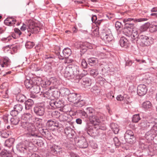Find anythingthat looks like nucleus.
I'll list each match as a JSON object with an SVG mask.
<instances>
[{
  "instance_id": "nucleus-1",
  "label": "nucleus",
  "mask_w": 157,
  "mask_h": 157,
  "mask_svg": "<svg viewBox=\"0 0 157 157\" xmlns=\"http://www.w3.org/2000/svg\"><path fill=\"white\" fill-rule=\"evenodd\" d=\"M65 78L74 79L76 82H78V79L81 78L83 76V74L79 71V67L77 65L71 64L66 67L63 72Z\"/></svg>"
},
{
  "instance_id": "nucleus-2",
  "label": "nucleus",
  "mask_w": 157,
  "mask_h": 157,
  "mask_svg": "<svg viewBox=\"0 0 157 157\" xmlns=\"http://www.w3.org/2000/svg\"><path fill=\"white\" fill-rule=\"evenodd\" d=\"M21 126L25 131H28V134L29 136L33 137H40V134L38 133V131L35 126L31 123L27 122H23Z\"/></svg>"
},
{
  "instance_id": "nucleus-3",
  "label": "nucleus",
  "mask_w": 157,
  "mask_h": 157,
  "mask_svg": "<svg viewBox=\"0 0 157 157\" xmlns=\"http://www.w3.org/2000/svg\"><path fill=\"white\" fill-rule=\"evenodd\" d=\"M33 143L27 140H25L24 142L20 143L16 146L17 149L20 152L25 153L31 150L33 147Z\"/></svg>"
},
{
  "instance_id": "nucleus-4",
  "label": "nucleus",
  "mask_w": 157,
  "mask_h": 157,
  "mask_svg": "<svg viewBox=\"0 0 157 157\" xmlns=\"http://www.w3.org/2000/svg\"><path fill=\"white\" fill-rule=\"evenodd\" d=\"M49 104L50 106L54 108L55 107L57 108H60L63 107V110L64 112H70L71 110L70 108L67 110H66V108L67 107V106H64L63 101L62 99H54L51 100L49 102Z\"/></svg>"
},
{
  "instance_id": "nucleus-5",
  "label": "nucleus",
  "mask_w": 157,
  "mask_h": 157,
  "mask_svg": "<svg viewBox=\"0 0 157 157\" xmlns=\"http://www.w3.org/2000/svg\"><path fill=\"white\" fill-rule=\"evenodd\" d=\"M42 29V27L39 24H36L33 22H30L27 28L28 33H30L28 34L29 36L31 35V33H37L39 31Z\"/></svg>"
},
{
  "instance_id": "nucleus-6",
  "label": "nucleus",
  "mask_w": 157,
  "mask_h": 157,
  "mask_svg": "<svg viewBox=\"0 0 157 157\" xmlns=\"http://www.w3.org/2000/svg\"><path fill=\"white\" fill-rule=\"evenodd\" d=\"M45 102H43L38 103L34 108V111L35 114L39 116H42L45 113Z\"/></svg>"
},
{
  "instance_id": "nucleus-7",
  "label": "nucleus",
  "mask_w": 157,
  "mask_h": 157,
  "mask_svg": "<svg viewBox=\"0 0 157 157\" xmlns=\"http://www.w3.org/2000/svg\"><path fill=\"white\" fill-rule=\"evenodd\" d=\"M138 40L140 42V45L142 46H149L153 43L151 38H150L145 35H140Z\"/></svg>"
},
{
  "instance_id": "nucleus-8",
  "label": "nucleus",
  "mask_w": 157,
  "mask_h": 157,
  "mask_svg": "<svg viewBox=\"0 0 157 157\" xmlns=\"http://www.w3.org/2000/svg\"><path fill=\"white\" fill-rule=\"evenodd\" d=\"M78 82L82 84L83 87L87 88L90 87L92 83V80L88 78H83L78 79Z\"/></svg>"
},
{
  "instance_id": "nucleus-9",
  "label": "nucleus",
  "mask_w": 157,
  "mask_h": 157,
  "mask_svg": "<svg viewBox=\"0 0 157 157\" xmlns=\"http://www.w3.org/2000/svg\"><path fill=\"white\" fill-rule=\"evenodd\" d=\"M147 91L146 86L144 84H140L137 88V94L140 96L145 95Z\"/></svg>"
},
{
  "instance_id": "nucleus-10",
  "label": "nucleus",
  "mask_w": 157,
  "mask_h": 157,
  "mask_svg": "<svg viewBox=\"0 0 157 157\" xmlns=\"http://www.w3.org/2000/svg\"><path fill=\"white\" fill-rule=\"evenodd\" d=\"M71 54V49L67 48H65L63 51V56H61L59 52H58L57 54L58 56V58L60 59H63L64 57L69 56Z\"/></svg>"
},
{
  "instance_id": "nucleus-11",
  "label": "nucleus",
  "mask_w": 157,
  "mask_h": 157,
  "mask_svg": "<svg viewBox=\"0 0 157 157\" xmlns=\"http://www.w3.org/2000/svg\"><path fill=\"white\" fill-rule=\"evenodd\" d=\"M38 81V78H34L29 80L26 79L24 82L25 85L27 88L32 89L33 84H37Z\"/></svg>"
},
{
  "instance_id": "nucleus-12",
  "label": "nucleus",
  "mask_w": 157,
  "mask_h": 157,
  "mask_svg": "<svg viewBox=\"0 0 157 157\" xmlns=\"http://www.w3.org/2000/svg\"><path fill=\"white\" fill-rule=\"evenodd\" d=\"M130 33L131 34V37L132 38L131 40L134 42L136 41H136H138L139 39V36L140 35L139 34L138 35V33L137 32V29L136 28H134L132 29V30H130Z\"/></svg>"
},
{
  "instance_id": "nucleus-13",
  "label": "nucleus",
  "mask_w": 157,
  "mask_h": 157,
  "mask_svg": "<svg viewBox=\"0 0 157 157\" xmlns=\"http://www.w3.org/2000/svg\"><path fill=\"white\" fill-rule=\"evenodd\" d=\"M50 82V85L51 86L49 87V90L58 89L59 83V81L56 78L54 77L52 78Z\"/></svg>"
},
{
  "instance_id": "nucleus-14",
  "label": "nucleus",
  "mask_w": 157,
  "mask_h": 157,
  "mask_svg": "<svg viewBox=\"0 0 157 157\" xmlns=\"http://www.w3.org/2000/svg\"><path fill=\"white\" fill-rule=\"evenodd\" d=\"M10 61L6 57H3L0 59V65L2 67H7L10 64Z\"/></svg>"
},
{
  "instance_id": "nucleus-15",
  "label": "nucleus",
  "mask_w": 157,
  "mask_h": 157,
  "mask_svg": "<svg viewBox=\"0 0 157 157\" xmlns=\"http://www.w3.org/2000/svg\"><path fill=\"white\" fill-rule=\"evenodd\" d=\"M77 145L80 148H86L88 146L86 139L83 137H81L78 139L77 143Z\"/></svg>"
},
{
  "instance_id": "nucleus-16",
  "label": "nucleus",
  "mask_w": 157,
  "mask_h": 157,
  "mask_svg": "<svg viewBox=\"0 0 157 157\" xmlns=\"http://www.w3.org/2000/svg\"><path fill=\"white\" fill-rule=\"evenodd\" d=\"M40 134L43 136L48 140H51L52 137L50 132L47 129L40 128L39 130Z\"/></svg>"
},
{
  "instance_id": "nucleus-17",
  "label": "nucleus",
  "mask_w": 157,
  "mask_h": 157,
  "mask_svg": "<svg viewBox=\"0 0 157 157\" xmlns=\"http://www.w3.org/2000/svg\"><path fill=\"white\" fill-rule=\"evenodd\" d=\"M147 18H140L138 19H136L133 18H126L123 19V21L125 24L130 23L131 21L133 22H142L146 21L147 20Z\"/></svg>"
},
{
  "instance_id": "nucleus-18",
  "label": "nucleus",
  "mask_w": 157,
  "mask_h": 157,
  "mask_svg": "<svg viewBox=\"0 0 157 157\" xmlns=\"http://www.w3.org/2000/svg\"><path fill=\"white\" fill-rule=\"evenodd\" d=\"M68 100L70 102L74 103L75 105L78 107H81L85 105V102L84 100H80L79 99H76L75 101H73L71 100V99H68Z\"/></svg>"
},
{
  "instance_id": "nucleus-19",
  "label": "nucleus",
  "mask_w": 157,
  "mask_h": 157,
  "mask_svg": "<svg viewBox=\"0 0 157 157\" xmlns=\"http://www.w3.org/2000/svg\"><path fill=\"white\" fill-rule=\"evenodd\" d=\"M120 44L122 47L127 48L129 45V43L126 38L124 37H122L120 39Z\"/></svg>"
},
{
  "instance_id": "nucleus-20",
  "label": "nucleus",
  "mask_w": 157,
  "mask_h": 157,
  "mask_svg": "<svg viewBox=\"0 0 157 157\" xmlns=\"http://www.w3.org/2000/svg\"><path fill=\"white\" fill-rule=\"evenodd\" d=\"M64 133L69 138H72L74 135V130L70 127L66 128L64 130Z\"/></svg>"
},
{
  "instance_id": "nucleus-21",
  "label": "nucleus",
  "mask_w": 157,
  "mask_h": 157,
  "mask_svg": "<svg viewBox=\"0 0 157 157\" xmlns=\"http://www.w3.org/2000/svg\"><path fill=\"white\" fill-rule=\"evenodd\" d=\"M16 20L12 17H8L4 21V23L7 25L13 26L15 23Z\"/></svg>"
},
{
  "instance_id": "nucleus-22",
  "label": "nucleus",
  "mask_w": 157,
  "mask_h": 157,
  "mask_svg": "<svg viewBox=\"0 0 157 157\" xmlns=\"http://www.w3.org/2000/svg\"><path fill=\"white\" fill-rule=\"evenodd\" d=\"M81 49L84 51V52L86 51L87 49H92V46L91 44L88 42L82 43L81 46Z\"/></svg>"
},
{
  "instance_id": "nucleus-23",
  "label": "nucleus",
  "mask_w": 157,
  "mask_h": 157,
  "mask_svg": "<svg viewBox=\"0 0 157 157\" xmlns=\"http://www.w3.org/2000/svg\"><path fill=\"white\" fill-rule=\"evenodd\" d=\"M39 79V78H38ZM40 81H41V79L39 78ZM39 79H38V81H37V84H33V86L32 87V89H33L32 91L35 93L37 94L38 93L40 90V86H39L40 84V82H39Z\"/></svg>"
},
{
  "instance_id": "nucleus-24",
  "label": "nucleus",
  "mask_w": 157,
  "mask_h": 157,
  "mask_svg": "<svg viewBox=\"0 0 157 157\" xmlns=\"http://www.w3.org/2000/svg\"><path fill=\"white\" fill-rule=\"evenodd\" d=\"M154 134L152 131L150 130L147 132L145 135V138L148 141L152 140L154 139Z\"/></svg>"
},
{
  "instance_id": "nucleus-25",
  "label": "nucleus",
  "mask_w": 157,
  "mask_h": 157,
  "mask_svg": "<svg viewBox=\"0 0 157 157\" xmlns=\"http://www.w3.org/2000/svg\"><path fill=\"white\" fill-rule=\"evenodd\" d=\"M110 127L115 134L118 133L119 130V126L116 123H112L110 124Z\"/></svg>"
},
{
  "instance_id": "nucleus-26",
  "label": "nucleus",
  "mask_w": 157,
  "mask_h": 157,
  "mask_svg": "<svg viewBox=\"0 0 157 157\" xmlns=\"http://www.w3.org/2000/svg\"><path fill=\"white\" fill-rule=\"evenodd\" d=\"M46 125L49 127H60L59 124L55 121L51 120H49L46 123Z\"/></svg>"
},
{
  "instance_id": "nucleus-27",
  "label": "nucleus",
  "mask_w": 157,
  "mask_h": 157,
  "mask_svg": "<svg viewBox=\"0 0 157 157\" xmlns=\"http://www.w3.org/2000/svg\"><path fill=\"white\" fill-rule=\"evenodd\" d=\"M34 102L31 99H28L25 102V108L26 109H29L34 105Z\"/></svg>"
},
{
  "instance_id": "nucleus-28",
  "label": "nucleus",
  "mask_w": 157,
  "mask_h": 157,
  "mask_svg": "<svg viewBox=\"0 0 157 157\" xmlns=\"http://www.w3.org/2000/svg\"><path fill=\"white\" fill-rule=\"evenodd\" d=\"M124 137L126 141L131 144H132L135 141L136 138L134 136H130L125 134Z\"/></svg>"
},
{
  "instance_id": "nucleus-29",
  "label": "nucleus",
  "mask_w": 157,
  "mask_h": 157,
  "mask_svg": "<svg viewBox=\"0 0 157 157\" xmlns=\"http://www.w3.org/2000/svg\"><path fill=\"white\" fill-rule=\"evenodd\" d=\"M124 137L126 141L131 144H132L135 141L136 138L134 136H130L125 134Z\"/></svg>"
},
{
  "instance_id": "nucleus-30",
  "label": "nucleus",
  "mask_w": 157,
  "mask_h": 157,
  "mask_svg": "<svg viewBox=\"0 0 157 157\" xmlns=\"http://www.w3.org/2000/svg\"><path fill=\"white\" fill-rule=\"evenodd\" d=\"M15 140L14 138H11L6 140L4 145L6 147L10 148L12 147L14 143Z\"/></svg>"
},
{
  "instance_id": "nucleus-31",
  "label": "nucleus",
  "mask_w": 157,
  "mask_h": 157,
  "mask_svg": "<svg viewBox=\"0 0 157 157\" xmlns=\"http://www.w3.org/2000/svg\"><path fill=\"white\" fill-rule=\"evenodd\" d=\"M69 116L66 113H63L60 114L59 120L60 121H69L68 117Z\"/></svg>"
},
{
  "instance_id": "nucleus-32",
  "label": "nucleus",
  "mask_w": 157,
  "mask_h": 157,
  "mask_svg": "<svg viewBox=\"0 0 157 157\" xmlns=\"http://www.w3.org/2000/svg\"><path fill=\"white\" fill-rule=\"evenodd\" d=\"M24 120L31 122L33 121V116L31 114L29 113H25L22 116Z\"/></svg>"
},
{
  "instance_id": "nucleus-33",
  "label": "nucleus",
  "mask_w": 157,
  "mask_h": 157,
  "mask_svg": "<svg viewBox=\"0 0 157 157\" xmlns=\"http://www.w3.org/2000/svg\"><path fill=\"white\" fill-rule=\"evenodd\" d=\"M0 155L2 157H13L12 153L9 151L6 150L2 151Z\"/></svg>"
},
{
  "instance_id": "nucleus-34",
  "label": "nucleus",
  "mask_w": 157,
  "mask_h": 157,
  "mask_svg": "<svg viewBox=\"0 0 157 157\" xmlns=\"http://www.w3.org/2000/svg\"><path fill=\"white\" fill-rule=\"evenodd\" d=\"M91 20L93 23H94L96 25H100L103 21V20H97V17L94 15L91 18Z\"/></svg>"
},
{
  "instance_id": "nucleus-35",
  "label": "nucleus",
  "mask_w": 157,
  "mask_h": 157,
  "mask_svg": "<svg viewBox=\"0 0 157 157\" xmlns=\"http://www.w3.org/2000/svg\"><path fill=\"white\" fill-rule=\"evenodd\" d=\"M104 36L101 37V38L106 42L109 43L113 39V37L112 34L110 35L105 36V35H104Z\"/></svg>"
},
{
  "instance_id": "nucleus-36",
  "label": "nucleus",
  "mask_w": 157,
  "mask_h": 157,
  "mask_svg": "<svg viewBox=\"0 0 157 157\" xmlns=\"http://www.w3.org/2000/svg\"><path fill=\"white\" fill-rule=\"evenodd\" d=\"M90 121L92 122L93 123H98L100 121L98 119V117L95 115V114H93L88 117Z\"/></svg>"
},
{
  "instance_id": "nucleus-37",
  "label": "nucleus",
  "mask_w": 157,
  "mask_h": 157,
  "mask_svg": "<svg viewBox=\"0 0 157 157\" xmlns=\"http://www.w3.org/2000/svg\"><path fill=\"white\" fill-rule=\"evenodd\" d=\"M91 90L96 95L100 93V89L97 86L95 85L91 88Z\"/></svg>"
},
{
  "instance_id": "nucleus-38",
  "label": "nucleus",
  "mask_w": 157,
  "mask_h": 157,
  "mask_svg": "<svg viewBox=\"0 0 157 157\" xmlns=\"http://www.w3.org/2000/svg\"><path fill=\"white\" fill-rule=\"evenodd\" d=\"M140 127L142 129H144L145 128H149L150 127L149 123V121H148L147 120H145L140 124Z\"/></svg>"
},
{
  "instance_id": "nucleus-39",
  "label": "nucleus",
  "mask_w": 157,
  "mask_h": 157,
  "mask_svg": "<svg viewBox=\"0 0 157 157\" xmlns=\"http://www.w3.org/2000/svg\"><path fill=\"white\" fill-rule=\"evenodd\" d=\"M88 117L95 114L94 109L92 107H90L87 108L86 109Z\"/></svg>"
},
{
  "instance_id": "nucleus-40",
  "label": "nucleus",
  "mask_w": 157,
  "mask_h": 157,
  "mask_svg": "<svg viewBox=\"0 0 157 157\" xmlns=\"http://www.w3.org/2000/svg\"><path fill=\"white\" fill-rule=\"evenodd\" d=\"M10 121L12 124L16 125L18 124L20 119L17 117H13L10 119Z\"/></svg>"
},
{
  "instance_id": "nucleus-41",
  "label": "nucleus",
  "mask_w": 157,
  "mask_h": 157,
  "mask_svg": "<svg viewBox=\"0 0 157 157\" xmlns=\"http://www.w3.org/2000/svg\"><path fill=\"white\" fill-rule=\"evenodd\" d=\"M60 114V113L58 111L52 110L51 111V115L52 117L54 118H58L59 119Z\"/></svg>"
},
{
  "instance_id": "nucleus-42",
  "label": "nucleus",
  "mask_w": 157,
  "mask_h": 157,
  "mask_svg": "<svg viewBox=\"0 0 157 157\" xmlns=\"http://www.w3.org/2000/svg\"><path fill=\"white\" fill-rule=\"evenodd\" d=\"M110 34H112L110 29L106 28L104 29L102 32L101 34V37L104 36V35H105V36H107V35H110Z\"/></svg>"
},
{
  "instance_id": "nucleus-43",
  "label": "nucleus",
  "mask_w": 157,
  "mask_h": 157,
  "mask_svg": "<svg viewBox=\"0 0 157 157\" xmlns=\"http://www.w3.org/2000/svg\"><path fill=\"white\" fill-rule=\"evenodd\" d=\"M97 62L96 59L94 58H90L88 59V62L89 64L91 66H94Z\"/></svg>"
},
{
  "instance_id": "nucleus-44",
  "label": "nucleus",
  "mask_w": 157,
  "mask_h": 157,
  "mask_svg": "<svg viewBox=\"0 0 157 157\" xmlns=\"http://www.w3.org/2000/svg\"><path fill=\"white\" fill-rule=\"evenodd\" d=\"M150 126L151 127L156 124H157V118H152L149 121Z\"/></svg>"
},
{
  "instance_id": "nucleus-45",
  "label": "nucleus",
  "mask_w": 157,
  "mask_h": 157,
  "mask_svg": "<svg viewBox=\"0 0 157 157\" xmlns=\"http://www.w3.org/2000/svg\"><path fill=\"white\" fill-rule=\"evenodd\" d=\"M143 107L145 109L150 108L151 107V104L149 101L144 102L143 104Z\"/></svg>"
},
{
  "instance_id": "nucleus-46",
  "label": "nucleus",
  "mask_w": 157,
  "mask_h": 157,
  "mask_svg": "<svg viewBox=\"0 0 157 157\" xmlns=\"http://www.w3.org/2000/svg\"><path fill=\"white\" fill-rule=\"evenodd\" d=\"M125 26L127 28V29L129 30H132V29L134 28H136L134 27V24L133 23H127L125 24Z\"/></svg>"
},
{
  "instance_id": "nucleus-47",
  "label": "nucleus",
  "mask_w": 157,
  "mask_h": 157,
  "mask_svg": "<svg viewBox=\"0 0 157 157\" xmlns=\"http://www.w3.org/2000/svg\"><path fill=\"white\" fill-rule=\"evenodd\" d=\"M140 119L139 114H135L133 115L132 121L133 122L137 123Z\"/></svg>"
},
{
  "instance_id": "nucleus-48",
  "label": "nucleus",
  "mask_w": 157,
  "mask_h": 157,
  "mask_svg": "<svg viewBox=\"0 0 157 157\" xmlns=\"http://www.w3.org/2000/svg\"><path fill=\"white\" fill-rule=\"evenodd\" d=\"M51 151L53 154H57L59 152V148L58 146H54L51 148Z\"/></svg>"
},
{
  "instance_id": "nucleus-49",
  "label": "nucleus",
  "mask_w": 157,
  "mask_h": 157,
  "mask_svg": "<svg viewBox=\"0 0 157 157\" xmlns=\"http://www.w3.org/2000/svg\"><path fill=\"white\" fill-rule=\"evenodd\" d=\"M34 43L33 42L29 41L26 43L25 46L27 48H31L34 46Z\"/></svg>"
},
{
  "instance_id": "nucleus-50",
  "label": "nucleus",
  "mask_w": 157,
  "mask_h": 157,
  "mask_svg": "<svg viewBox=\"0 0 157 157\" xmlns=\"http://www.w3.org/2000/svg\"><path fill=\"white\" fill-rule=\"evenodd\" d=\"M90 75L94 77H96L98 74V70L92 69L90 71Z\"/></svg>"
},
{
  "instance_id": "nucleus-51",
  "label": "nucleus",
  "mask_w": 157,
  "mask_h": 157,
  "mask_svg": "<svg viewBox=\"0 0 157 157\" xmlns=\"http://www.w3.org/2000/svg\"><path fill=\"white\" fill-rule=\"evenodd\" d=\"M40 84H41V86L43 87H46L48 86H49L51 83L50 81L46 80V81H41Z\"/></svg>"
},
{
  "instance_id": "nucleus-52",
  "label": "nucleus",
  "mask_w": 157,
  "mask_h": 157,
  "mask_svg": "<svg viewBox=\"0 0 157 157\" xmlns=\"http://www.w3.org/2000/svg\"><path fill=\"white\" fill-rule=\"evenodd\" d=\"M69 90L68 89L65 88H61L59 90V93H62L65 94L67 95L69 93Z\"/></svg>"
},
{
  "instance_id": "nucleus-53",
  "label": "nucleus",
  "mask_w": 157,
  "mask_h": 157,
  "mask_svg": "<svg viewBox=\"0 0 157 157\" xmlns=\"http://www.w3.org/2000/svg\"><path fill=\"white\" fill-rule=\"evenodd\" d=\"M14 109H15L18 113L21 112L23 109V106L21 105H17L14 107Z\"/></svg>"
},
{
  "instance_id": "nucleus-54",
  "label": "nucleus",
  "mask_w": 157,
  "mask_h": 157,
  "mask_svg": "<svg viewBox=\"0 0 157 157\" xmlns=\"http://www.w3.org/2000/svg\"><path fill=\"white\" fill-rule=\"evenodd\" d=\"M150 26V24L148 23H146L141 26V30L143 31H146Z\"/></svg>"
},
{
  "instance_id": "nucleus-55",
  "label": "nucleus",
  "mask_w": 157,
  "mask_h": 157,
  "mask_svg": "<svg viewBox=\"0 0 157 157\" xmlns=\"http://www.w3.org/2000/svg\"><path fill=\"white\" fill-rule=\"evenodd\" d=\"M87 132L89 135L90 136H92V133L94 134V133L93 127H89L87 130Z\"/></svg>"
},
{
  "instance_id": "nucleus-56",
  "label": "nucleus",
  "mask_w": 157,
  "mask_h": 157,
  "mask_svg": "<svg viewBox=\"0 0 157 157\" xmlns=\"http://www.w3.org/2000/svg\"><path fill=\"white\" fill-rule=\"evenodd\" d=\"M65 58V60H64V63H73L74 62L73 59H70L68 57V56L66 57Z\"/></svg>"
},
{
  "instance_id": "nucleus-57",
  "label": "nucleus",
  "mask_w": 157,
  "mask_h": 157,
  "mask_svg": "<svg viewBox=\"0 0 157 157\" xmlns=\"http://www.w3.org/2000/svg\"><path fill=\"white\" fill-rule=\"evenodd\" d=\"M140 147L142 149H147L148 147V145L147 144V143H140Z\"/></svg>"
},
{
  "instance_id": "nucleus-58",
  "label": "nucleus",
  "mask_w": 157,
  "mask_h": 157,
  "mask_svg": "<svg viewBox=\"0 0 157 157\" xmlns=\"http://www.w3.org/2000/svg\"><path fill=\"white\" fill-rule=\"evenodd\" d=\"M113 140L114 142V144L116 146H119L121 144V142L119 141L118 138L117 137H115L113 138Z\"/></svg>"
},
{
  "instance_id": "nucleus-59",
  "label": "nucleus",
  "mask_w": 157,
  "mask_h": 157,
  "mask_svg": "<svg viewBox=\"0 0 157 157\" xmlns=\"http://www.w3.org/2000/svg\"><path fill=\"white\" fill-rule=\"evenodd\" d=\"M18 113L16 111L15 109H14L13 110H12L10 112V115L13 117H17V116L18 114Z\"/></svg>"
},
{
  "instance_id": "nucleus-60",
  "label": "nucleus",
  "mask_w": 157,
  "mask_h": 157,
  "mask_svg": "<svg viewBox=\"0 0 157 157\" xmlns=\"http://www.w3.org/2000/svg\"><path fill=\"white\" fill-rule=\"evenodd\" d=\"M115 26L117 30H119L120 29H121L122 27V25L121 23L118 21H117L116 22Z\"/></svg>"
},
{
  "instance_id": "nucleus-61",
  "label": "nucleus",
  "mask_w": 157,
  "mask_h": 157,
  "mask_svg": "<svg viewBox=\"0 0 157 157\" xmlns=\"http://www.w3.org/2000/svg\"><path fill=\"white\" fill-rule=\"evenodd\" d=\"M14 33L16 34V36H18V37H20L22 33L20 30L17 29L15 28L14 29Z\"/></svg>"
},
{
  "instance_id": "nucleus-62",
  "label": "nucleus",
  "mask_w": 157,
  "mask_h": 157,
  "mask_svg": "<svg viewBox=\"0 0 157 157\" xmlns=\"http://www.w3.org/2000/svg\"><path fill=\"white\" fill-rule=\"evenodd\" d=\"M69 97L70 98L72 97L73 98H78L80 97V95L78 94H76L75 93H72L71 94L69 95Z\"/></svg>"
},
{
  "instance_id": "nucleus-63",
  "label": "nucleus",
  "mask_w": 157,
  "mask_h": 157,
  "mask_svg": "<svg viewBox=\"0 0 157 157\" xmlns=\"http://www.w3.org/2000/svg\"><path fill=\"white\" fill-rule=\"evenodd\" d=\"M87 65L88 64L86 60L84 59H82L81 61V66L82 67L84 68H86L87 67Z\"/></svg>"
},
{
  "instance_id": "nucleus-64",
  "label": "nucleus",
  "mask_w": 157,
  "mask_h": 157,
  "mask_svg": "<svg viewBox=\"0 0 157 157\" xmlns=\"http://www.w3.org/2000/svg\"><path fill=\"white\" fill-rule=\"evenodd\" d=\"M151 127V128L150 130L152 131V132H153L154 134H157V124H156Z\"/></svg>"
}]
</instances>
